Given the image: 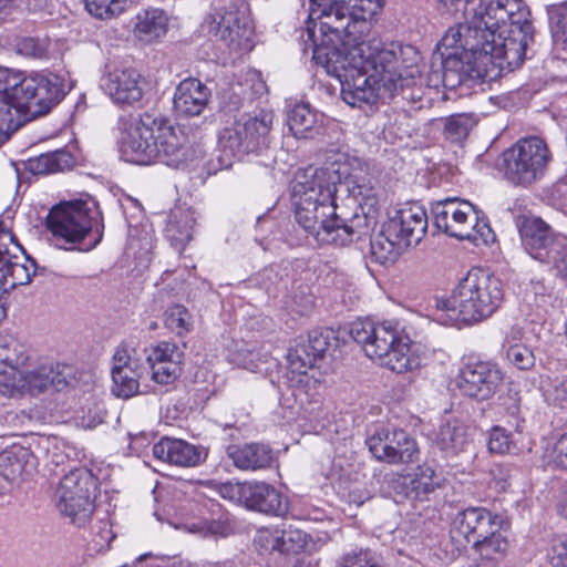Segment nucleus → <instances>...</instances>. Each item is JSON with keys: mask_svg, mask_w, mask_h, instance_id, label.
Listing matches in <instances>:
<instances>
[{"mask_svg": "<svg viewBox=\"0 0 567 567\" xmlns=\"http://www.w3.org/2000/svg\"><path fill=\"white\" fill-rule=\"evenodd\" d=\"M543 264L549 266L557 277L567 280V237L559 236Z\"/></svg>", "mask_w": 567, "mask_h": 567, "instance_id": "de8ad7c7", "label": "nucleus"}, {"mask_svg": "<svg viewBox=\"0 0 567 567\" xmlns=\"http://www.w3.org/2000/svg\"><path fill=\"white\" fill-rule=\"evenodd\" d=\"M82 372L65 363L41 362L38 365V391L52 389L55 392L65 391L68 395Z\"/></svg>", "mask_w": 567, "mask_h": 567, "instance_id": "c85d7f7f", "label": "nucleus"}, {"mask_svg": "<svg viewBox=\"0 0 567 567\" xmlns=\"http://www.w3.org/2000/svg\"><path fill=\"white\" fill-rule=\"evenodd\" d=\"M70 86L62 74L42 71L38 74V116L49 114L65 97Z\"/></svg>", "mask_w": 567, "mask_h": 567, "instance_id": "c756f323", "label": "nucleus"}, {"mask_svg": "<svg viewBox=\"0 0 567 567\" xmlns=\"http://www.w3.org/2000/svg\"><path fill=\"white\" fill-rule=\"evenodd\" d=\"M487 449L493 454H511L516 450L511 432L502 426H493L488 433Z\"/></svg>", "mask_w": 567, "mask_h": 567, "instance_id": "8fccbe9b", "label": "nucleus"}, {"mask_svg": "<svg viewBox=\"0 0 567 567\" xmlns=\"http://www.w3.org/2000/svg\"><path fill=\"white\" fill-rule=\"evenodd\" d=\"M243 506L274 516H284L288 513L287 498L265 482L247 483Z\"/></svg>", "mask_w": 567, "mask_h": 567, "instance_id": "393cba45", "label": "nucleus"}, {"mask_svg": "<svg viewBox=\"0 0 567 567\" xmlns=\"http://www.w3.org/2000/svg\"><path fill=\"white\" fill-rule=\"evenodd\" d=\"M121 152L126 162L138 165L162 162L177 168L187 161L185 137L167 118L148 113L127 128Z\"/></svg>", "mask_w": 567, "mask_h": 567, "instance_id": "39448f33", "label": "nucleus"}, {"mask_svg": "<svg viewBox=\"0 0 567 567\" xmlns=\"http://www.w3.org/2000/svg\"><path fill=\"white\" fill-rule=\"evenodd\" d=\"M195 223L196 219L190 209L177 207L171 210L165 236L178 251L192 240Z\"/></svg>", "mask_w": 567, "mask_h": 567, "instance_id": "2f4dec72", "label": "nucleus"}, {"mask_svg": "<svg viewBox=\"0 0 567 567\" xmlns=\"http://www.w3.org/2000/svg\"><path fill=\"white\" fill-rule=\"evenodd\" d=\"M339 567H384L380 565L371 550L367 548H353L343 553L338 559Z\"/></svg>", "mask_w": 567, "mask_h": 567, "instance_id": "603ef678", "label": "nucleus"}, {"mask_svg": "<svg viewBox=\"0 0 567 567\" xmlns=\"http://www.w3.org/2000/svg\"><path fill=\"white\" fill-rule=\"evenodd\" d=\"M504 300L502 281L482 268H472L447 297L436 299V320L442 324H474L489 318Z\"/></svg>", "mask_w": 567, "mask_h": 567, "instance_id": "20e7f679", "label": "nucleus"}, {"mask_svg": "<svg viewBox=\"0 0 567 567\" xmlns=\"http://www.w3.org/2000/svg\"><path fill=\"white\" fill-rule=\"evenodd\" d=\"M168 30V17L158 8L140 10L132 19V33L143 43H154L163 39Z\"/></svg>", "mask_w": 567, "mask_h": 567, "instance_id": "cd10ccee", "label": "nucleus"}, {"mask_svg": "<svg viewBox=\"0 0 567 567\" xmlns=\"http://www.w3.org/2000/svg\"><path fill=\"white\" fill-rule=\"evenodd\" d=\"M340 173L341 181L338 184V192L344 188L363 210L364 207L368 208L364 212L365 215L375 210L379 200L375 188L371 185L370 181L364 176L346 175V171L340 169Z\"/></svg>", "mask_w": 567, "mask_h": 567, "instance_id": "f704fd0d", "label": "nucleus"}, {"mask_svg": "<svg viewBox=\"0 0 567 567\" xmlns=\"http://www.w3.org/2000/svg\"><path fill=\"white\" fill-rule=\"evenodd\" d=\"M146 82L132 68L115 69L103 76L101 86L112 101L120 105H134L144 95Z\"/></svg>", "mask_w": 567, "mask_h": 567, "instance_id": "412c9836", "label": "nucleus"}, {"mask_svg": "<svg viewBox=\"0 0 567 567\" xmlns=\"http://www.w3.org/2000/svg\"><path fill=\"white\" fill-rule=\"evenodd\" d=\"M182 529L202 538L224 536L226 533L225 524L216 519H198L186 522L182 525Z\"/></svg>", "mask_w": 567, "mask_h": 567, "instance_id": "09e8293b", "label": "nucleus"}, {"mask_svg": "<svg viewBox=\"0 0 567 567\" xmlns=\"http://www.w3.org/2000/svg\"><path fill=\"white\" fill-rule=\"evenodd\" d=\"M34 380L35 374L32 371L23 372L14 368L2 371L0 372V394L8 398L23 395L32 390Z\"/></svg>", "mask_w": 567, "mask_h": 567, "instance_id": "ea45409f", "label": "nucleus"}, {"mask_svg": "<svg viewBox=\"0 0 567 567\" xmlns=\"http://www.w3.org/2000/svg\"><path fill=\"white\" fill-rule=\"evenodd\" d=\"M519 239L525 251L535 260L544 262L560 235L554 234L542 218L523 215L516 218Z\"/></svg>", "mask_w": 567, "mask_h": 567, "instance_id": "aec40b11", "label": "nucleus"}, {"mask_svg": "<svg viewBox=\"0 0 567 567\" xmlns=\"http://www.w3.org/2000/svg\"><path fill=\"white\" fill-rule=\"evenodd\" d=\"M544 455L554 466L567 470V432L549 444Z\"/></svg>", "mask_w": 567, "mask_h": 567, "instance_id": "6e6d98bb", "label": "nucleus"}, {"mask_svg": "<svg viewBox=\"0 0 567 567\" xmlns=\"http://www.w3.org/2000/svg\"><path fill=\"white\" fill-rule=\"evenodd\" d=\"M52 443H53V444H54V443L56 444V441H55V440H52V439H50V437H47V436H40V437L38 439L37 445H38V446H40V447L48 449V447H49V445H51Z\"/></svg>", "mask_w": 567, "mask_h": 567, "instance_id": "338daca9", "label": "nucleus"}, {"mask_svg": "<svg viewBox=\"0 0 567 567\" xmlns=\"http://www.w3.org/2000/svg\"><path fill=\"white\" fill-rule=\"evenodd\" d=\"M440 486L435 470L427 464L419 465L413 473L403 476L402 488L406 497L423 499Z\"/></svg>", "mask_w": 567, "mask_h": 567, "instance_id": "72a5a7b5", "label": "nucleus"}, {"mask_svg": "<svg viewBox=\"0 0 567 567\" xmlns=\"http://www.w3.org/2000/svg\"><path fill=\"white\" fill-rule=\"evenodd\" d=\"M307 545V534L286 524L279 525V553H299Z\"/></svg>", "mask_w": 567, "mask_h": 567, "instance_id": "a18cd8bd", "label": "nucleus"}, {"mask_svg": "<svg viewBox=\"0 0 567 567\" xmlns=\"http://www.w3.org/2000/svg\"><path fill=\"white\" fill-rule=\"evenodd\" d=\"M34 96V79L22 78L21 72L0 66V144L35 117L31 111Z\"/></svg>", "mask_w": 567, "mask_h": 567, "instance_id": "9d476101", "label": "nucleus"}, {"mask_svg": "<svg viewBox=\"0 0 567 567\" xmlns=\"http://www.w3.org/2000/svg\"><path fill=\"white\" fill-rule=\"evenodd\" d=\"M341 181L334 165L299 168L290 186L296 221L319 245L344 246L360 236L361 218L343 221L337 214L336 196Z\"/></svg>", "mask_w": 567, "mask_h": 567, "instance_id": "7ed1b4c3", "label": "nucleus"}, {"mask_svg": "<svg viewBox=\"0 0 567 567\" xmlns=\"http://www.w3.org/2000/svg\"><path fill=\"white\" fill-rule=\"evenodd\" d=\"M476 123L477 120L472 114L451 115L445 121L444 134L446 138L460 142L470 134Z\"/></svg>", "mask_w": 567, "mask_h": 567, "instance_id": "c03bdc74", "label": "nucleus"}, {"mask_svg": "<svg viewBox=\"0 0 567 567\" xmlns=\"http://www.w3.org/2000/svg\"><path fill=\"white\" fill-rule=\"evenodd\" d=\"M503 380L504 373L495 362L478 360L460 369L456 386L464 396L487 401L498 392Z\"/></svg>", "mask_w": 567, "mask_h": 567, "instance_id": "dca6fc26", "label": "nucleus"}, {"mask_svg": "<svg viewBox=\"0 0 567 567\" xmlns=\"http://www.w3.org/2000/svg\"><path fill=\"white\" fill-rule=\"evenodd\" d=\"M557 511L561 516L567 518V492L559 499Z\"/></svg>", "mask_w": 567, "mask_h": 567, "instance_id": "69168bd1", "label": "nucleus"}, {"mask_svg": "<svg viewBox=\"0 0 567 567\" xmlns=\"http://www.w3.org/2000/svg\"><path fill=\"white\" fill-rule=\"evenodd\" d=\"M301 347L308 348V353L317 360L328 349L329 341L328 337L321 331H312L309 333L308 340L300 343Z\"/></svg>", "mask_w": 567, "mask_h": 567, "instance_id": "13d9d810", "label": "nucleus"}, {"mask_svg": "<svg viewBox=\"0 0 567 567\" xmlns=\"http://www.w3.org/2000/svg\"><path fill=\"white\" fill-rule=\"evenodd\" d=\"M248 482H225L217 486L219 495L231 502L243 505Z\"/></svg>", "mask_w": 567, "mask_h": 567, "instance_id": "4d7b16f0", "label": "nucleus"}, {"mask_svg": "<svg viewBox=\"0 0 567 567\" xmlns=\"http://www.w3.org/2000/svg\"><path fill=\"white\" fill-rule=\"evenodd\" d=\"M274 114L261 111L255 116L243 115L231 125L224 127L218 135V147L225 156L224 166L244 154L256 152L268 142Z\"/></svg>", "mask_w": 567, "mask_h": 567, "instance_id": "ddd939ff", "label": "nucleus"}, {"mask_svg": "<svg viewBox=\"0 0 567 567\" xmlns=\"http://www.w3.org/2000/svg\"><path fill=\"white\" fill-rule=\"evenodd\" d=\"M549 563L554 567H567V537H556L548 550Z\"/></svg>", "mask_w": 567, "mask_h": 567, "instance_id": "bf43d9fd", "label": "nucleus"}, {"mask_svg": "<svg viewBox=\"0 0 567 567\" xmlns=\"http://www.w3.org/2000/svg\"><path fill=\"white\" fill-rule=\"evenodd\" d=\"M254 543L262 555L279 553V525L259 528L254 537Z\"/></svg>", "mask_w": 567, "mask_h": 567, "instance_id": "864d4df0", "label": "nucleus"}, {"mask_svg": "<svg viewBox=\"0 0 567 567\" xmlns=\"http://www.w3.org/2000/svg\"><path fill=\"white\" fill-rule=\"evenodd\" d=\"M554 40L567 50V4L558 9V19L554 30Z\"/></svg>", "mask_w": 567, "mask_h": 567, "instance_id": "052dcab7", "label": "nucleus"}, {"mask_svg": "<svg viewBox=\"0 0 567 567\" xmlns=\"http://www.w3.org/2000/svg\"><path fill=\"white\" fill-rule=\"evenodd\" d=\"M227 455L243 471L269 468L275 463L274 451L262 443H245L228 446Z\"/></svg>", "mask_w": 567, "mask_h": 567, "instance_id": "bb28decb", "label": "nucleus"}, {"mask_svg": "<svg viewBox=\"0 0 567 567\" xmlns=\"http://www.w3.org/2000/svg\"><path fill=\"white\" fill-rule=\"evenodd\" d=\"M13 243V235L9 226L0 220V262H4L0 270L6 274V288L9 290L16 286L31 282L32 275L27 266L19 262H8L9 244Z\"/></svg>", "mask_w": 567, "mask_h": 567, "instance_id": "7c9ffc66", "label": "nucleus"}, {"mask_svg": "<svg viewBox=\"0 0 567 567\" xmlns=\"http://www.w3.org/2000/svg\"><path fill=\"white\" fill-rule=\"evenodd\" d=\"M388 234L399 238L406 247L421 241L427 229L425 209L417 203H406L391 214L384 223Z\"/></svg>", "mask_w": 567, "mask_h": 567, "instance_id": "6ab92c4d", "label": "nucleus"}, {"mask_svg": "<svg viewBox=\"0 0 567 567\" xmlns=\"http://www.w3.org/2000/svg\"><path fill=\"white\" fill-rule=\"evenodd\" d=\"M316 360L308 353V348L300 343L289 349L287 354V378L291 385L300 386L308 383V370L315 365Z\"/></svg>", "mask_w": 567, "mask_h": 567, "instance_id": "4c0bfd02", "label": "nucleus"}, {"mask_svg": "<svg viewBox=\"0 0 567 567\" xmlns=\"http://www.w3.org/2000/svg\"><path fill=\"white\" fill-rule=\"evenodd\" d=\"M504 176L515 184L527 186L542 179L551 162L547 143L537 136L518 140L504 152Z\"/></svg>", "mask_w": 567, "mask_h": 567, "instance_id": "f8f14e48", "label": "nucleus"}, {"mask_svg": "<svg viewBox=\"0 0 567 567\" xmlns=\"http://www.w3.org/2000/svg\"><path fill=\"white\" fill-rule=\"evenodd\" d=\"M24 470V463L14 450L0 454V478L11 483L18 480Z\"/></svg>", "mask_w": 567, "mask_h": 567, "instance_id": "3c124183", "label": "nucleus"}, {"mask_svg": "<svg viewBox=\"0 0 567 567\" xmlns=\"http://www.w3.org/2000/svg\"><path fill=\"white\" fill-rule=\"evenodd\" d=\"M229 363L248 370L258 372L262 370L264 364L268 362L269 353L264 351L257 344L241 343L229 351L227 357Z\"/></svg>", "mask_w": 567, "mask_h": 567, "instance_id": "e433bc0d", "label": "nucleus"}, {"mask_svg": "<svg viewBox=\"0 0 567 567\" xmlns=\"http://www.w3.org/2000/svg\"><path fill=\"white\" fill-rule=\"evenodd\" d=\"M74 165V156L64 148L38 155V175L64 173L71 171Z\"/></svg>", "mask_w": 567, "mask_h": 567, "instance_id": "a19ab883", "label": "nucleus"}, {"mask_svg": "<svg viewBox=\"0 0 567 567\" xmlns=\"http://www.w3.org/2000/svg\"><path fill=\"white\" fill-rule=\"evenodd\" d=\"M435 8L463 20L437 44L443 61L451 55L470 78L489 81L523 64L533 25L519 0H435Z\"/></svg>", "mask_w": 567, "mask_h": 567, "instance_id": "f03ea898", "label": "nucleus"}, {"mask_svg": "<svg viewBox=\"0 0 567 567\" xmlns=\"http://www.w3.org/2000/svg\"><path fill=\"white\" fill-rule=\"evenodd\" d=\"M165 323L176 334H184L190 329V315L182 305H175L166 311Z\"/></svg>", "mask_w": 567, "mask_h": 567, "instance_id": "5fc2aeb1", "label": "nucleus"}, {"mask_svg": "<svg viewBox=\"0 0 567 567\" xmlns=\"http://www.w3.org/2000/svg\"><path fill=\"white\" fill-rule=\"evenodd\" d=\"M371 256L381 264L394 262L400 254L406 248L399 238H393L388 234L386 226L383 224L381 231L371 240Z\"/></svg>", "mask_w": 567, "mask_h": 567, "instance_id": "58836bf2", "label": "nucleus"}, {"mask_svg": "<svg viewBox=\"0 0 567 567\" xmlns=\"http://www.w3.org/2000/svg\"><path fill=\"white\" fill-rule=\"evenodd\" d=\"M102 388L92 372H82L66 395L71 402L62 406L61 412H71L76 426L91 430L103 423L105 408L102 401Z\"/></svg>", "mask_w": 567, "mask_h": 567, "instance_id": "4468645a", "label": "nucleus"}, {"mask_svg": "<svg viewBox=\"0 0 567 567\" xmlns=\"http://www.w3.org/2000/svg\"><path fill=\"white\" fill-rule=\"evenodd\" d=\"M144 365L134 348L120 346L112 358V392L117 398L130 399L138 393Z\"/></svg>", "mask_w": 567, "mask_h": 567, "instance_id": "a211bd4d", "label": "nucleus"}, {"mask_svg": "<svg viewBox=\"0 0 567 567\" xmlns=\"http://www.w3.org/2000/svg\"><path fill=\"white\" fill-rule=\"evenodd\" d=\"M210 97L209 89L199 80L188 78L176 87L173 104L178 116H198L206 109Z\"/></svg>", "mask_w": 567, "mask_h": 567, "instance_id": "b1692460", "label": "nucleus"}, {"mask_svg": "<svg viewBox=\"0 0 567 567\" xmlns=\"http://www.w3.org/2000/svg\"><path fill=\"white\" fill-rule=\"evenodd\" d=\"M287 124L296 138L312 137L319 132L318 113L307 103H297L288 111Z\"/></svg>", "mask_w": 567, "mask_h": 567, "instance_id": "c9c22d12", "label": "nucleus"}, {"mask_svg": "<svg viewBox=\"0 0 567 567\" xmlns=\"http://www.w3.org/2000/svg\"><path fill=\"white\" fill-rule=\"evenodd\" d=\"M384 0H310L312 59L341 85L342 100L373 105L423 83L421 55L412 45L364 39Z\"/></svg>", "mask_w": 567, "mask_h": 567, "instance_id": "f257e3e1", "label": "nucleus"}, {"mask_svg": "<svg viewBox=\"0 0 567 567\" xmlns=\"http://www.w3.org/2000/svg\"><path fill=\"white\" fill-rule=\"evenodd\" d=\"M207 32L239 50L252 48L254 24L246 8L231 6L218 10L205 20Z\"/></svg>", "mask_w": 567, "mask_h": 567, "instance_id": "2eb2a0df", "label": "nucleus"}, {"mask_svg": "<svg viewBox=\"0 0 567 567\" xmlns=\"http://www.w3.org/2000/svg\"><path fill=\"white\" fill-rule=\"evenodd\" d=\"M350 336L362 346L367 357L393 372H411L424 363V347L403 334L398 322L358 320L351 323Z\"/></svg>", "mask_w": 567, "mask_h": 567, "instance_id": "423d86ee", "label": "nucleus"}, {"mask_svg": "<svg viewBox=\"0 0 567 567\" xmlns=\"http://www.w3.org/2000/svg\"><path fill=\"white\" fill-rule=\"evenodd\" d=\"M503 350L506 362L518 370H529L535 364L534 352L525 344L506 341Z\"/></svg>", "mask_w": 567, "mask_h": 567, "instance_id": "37998d69", "label": "nucleus"}, {"mask_svg": "<svg viewBox=\"0 0 567 567\" xmlns=\"http://www.w3.org/2000/svg\"><path fill=\"white\" fill-rule=\"evenodd\" d=\"M48 228L54 237L65 243L90 241L83 250L95 248L103 237V224L94 204L84 200L63 202L51 208L47 218Z\"/></svg>", "mask_w": 567, "mask_h": 567, "instance_id": "6e6552de", "label": "nucleus"}, {"mask_svg": "<svg viewBox=\"0 0 567 567\" xmlns=\"http://www.w3.org/2000/svg\"><path fill=\"white\" fill-rule=\"evenodd\" d=\"M367 444L377 460L389 464L411 463L419 456L416 442L403 430L381 429L368 439Z\"/></svg>", "mask_w": 567, "mask_h": 567, "instance_id": "f3484780", "label": "nucleus"}, {"mask_svg": "<svg viewBox=\"0 0 567 567\" xmlns=\"http://www.w3.org/2000/svg\"><path fill=\"white\" fill-rule=\"evenodd\" d=\"M84 4L92 17L111 20L126 10L127 0H84Z\"/></svg>", "mask_w": 567, "mask_h": 567, "instance_id": "79ce46f5", "label": "nucleus"}, {"mask_svg": "<svg viewBox=\"0 0 567 567\" xmlns=\"http://www.w3.org/2000/svg\"><path fill=\"white\" fill-rule=\"evenodd\" d=\"M434 226L450 237L478 244L494 240V233L473 204L447 197L432 204Z\"/></svg>", "mask_w": 567, "mask_h": 567, "instance_id": "1a4fd4ad", "label": "nucleus"}, {"mask_svg": "<svg viewBox=\"0 0 567 567\" xmlns=\"http://www.w3.org/2000/svg\"><path fill=\"white\" fill-rule=\"evenodd\" d=\"M11 3L9 0H0V21L4 20L11 13Z\"/></svg>", "mask_w": 567, "mask_h": 567, "instance_id": "0e129e2a", "label": "nucleus"}, {"mask_svg": "<svg viewBox=\"0 0 567 567\" xmlns=\"http://www.w3.org/2000/svg\"><path fill=\"white\" fill-rule=\"evenodd\" d=\"M293 516L297 518H300V519H317L318 518L317 515H312L310 512L299 513Z\"/></svg>", "mask_w": 567, "mask_h": 567, "instance_id": "774afa93", "label": "nucleus"}, {"mask_svg": "<svg viewBox=\"0 0 567 567\" xmlns=\"http://www.w3.org/2000/svg\"><path fill=\"white\" fill-rule=\"evenodd\" d=\"M97 495V477L87 468H75L61 478L53 501L62 518L83 527L95 511Z\"/></svg>", "mask_w": 567, "mask_h": 567, "instance_id": "9b49d317", "label": "nucleus"}, {"mask_svg": "<svg viewBox=\"0 0 567 567\" xmlns=\"http://www.w3.org/2000/svg\"><path fill=\"white\" fill-rule=\"evenodd\" d=\"M146 361L152 371V380L158 384H169L182 371L183 352L177 344L161 341L147 350Z\"/></svg>", "mask_w": 567, "mask_h": 567, "instance_id": "4be33fe9", "label": "nucleus"}, {"mask_svg": "<svg viewBox=\"0 0 567 567\" xmlns=\"http://www.w3.org/2000/svg\"><path fill=\"white\" fill-rule=\"evenodd\" d=\"M433 445L446 458L467 452L473 442L471 427L457 419L442 423L433 435Z\"/></svg>", "mask_w": 567, "mask_h": 567, "instance_id": "5701e85b", "label": "nucleus"}, {"mask_svg": "<svg viewBox=\"0 0 567 567\" xmlns=\"http://www.w3.org/2000/svg\"><path fill=\"white\" fill-rule=\"evenodd\" d=\"M497 471L499 474H504V476L497 477L496 472H493L496 485L501 491H505L509 486L511 470L508 466H499Z\"/></svg>", "mask_w": 567, "mask_h": 567, "instance_id": "e2e57ef3", "label": "nucleus"}, {"mask_svg": "<svg viewBox=\"0 0 567 567\" xmlns=\"http://www.w3.org/2000/svg\"><path fill=\"white\" fill-rule=\"evenodd\" d=\"M540 390L548 403L554 405H564L567 403V378L544 377L540 381Z\"/></svg>", "mask_w": 567, "mask_h": 567, "instance_id": "49530a36", "label": "nucleus"}, {"mask_svg": "<svg viewBox=\"0 0 567 567\" xmlns=\"http://www.w3.org/2000/svg\"><path fill=\"white\" fill-rule=\"evenodd\" d=\"M7 295L6 274L0 270V322L7 317Z\"/></svg>", "mask_w": 567, "mask_h": 567, "instance_id": "680f3d73", "label": "nucleus"}, {"mask_svg": "<svg viewBox=\"0 0 567 567\" xmlns=\"http://www.w3.org/2000/svg\"><path fill=\"white\" fill-rule=\"evenodd\" d=\"M152 452L155 458L181 467H193L202 461V451L179 439L163 437L153 445Z\"/></svg>", "mask_w": 567, "mask_h": 567, "instance_id": "a878e982", "label": "nucleus"}, {"mask_svg": "<svg viewBox=\"0 0 567 567\" xmlns=\"http://www.w3.org/2000/svg\"><path fill=\"white\" fill-rule=\"evenodd\" d=\"M451 538L473 543L476 558L467 567H498L508 549L499 515L482 506L467 507L452 520Z\"/></svg>", "mask_w": 567, "mask_h": 567, "instance_id": "0eeeda50", "label": "nucleus"}, {"mask_svg": "<svg viewBox=\"0 0 567 567\" xmlns=\"http://www.w3.org/2000/svg\"><path fill=\"white\" fill-rule=\"evenodd\" d=\"M467 80H474L467 75V72L462 70V62L447 55V61H443L441 66L434 69L433 65L429 71L424 82L429 87L437 89L441 85L446 89H456Z\"/></svg>", "mask_w": 567, "mask_h": 567, "instance_id": "473e14b6", "label": "nucleus"}]
</instances>
